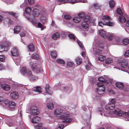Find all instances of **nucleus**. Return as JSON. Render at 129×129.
Listing matches in <instances>:
<instances>
[{"instance_id":"nucleus-1","label":"nucleus","mask_w":129,"mask_h":129,"mask_svg":"<svg viewBox=\"0 0 129 129\" xmlns=\"http://www.w3.org/2000/svg\"><path fill=\"white\" fill-rule=\"evenodd\" d=\"M111 19L110 17L108 15H104L101 20L98 22L99 26L102 27V25H106L109 26H113L114 23L110 21L109 20Z\"/></svg>"},{"instance_id":"nucleus-2","label":"nucleus","mask_w":129,"mask_h":129,"mask_svg":"<svg viewBox=\"0 0 129 129\" xmlns=\"http://www.w3.org/2000/svg\"><path fill=\"white\" fill-rule=\"evenodd\" d=\"M20 71L21 73L24 75L28 76L31 80H33L37 78L33 74L31 70L25 67H22Z\"/></svg>"},{"instance_id":"nucleus-3","label":"nucleus","mask_w":129,"mask_h":129,"mask_svg":"<svg viewBox=\"0 0 129 129\" xmlns=\"http://www.w3.org/2000/svg\"><path fill=\"white\" fill-rule=\"evenodd\" d=\"M114 114L118 116H121L123 115L124 117L125 120V121L129 120V113L128 112H124L123 113L119 109H116L113 112Z\"/></svg>"},{"instance_id":"nucleus-4","label":"nucleus","mask_w":129,"mask_h":129,"mask_svg":"<svg viewBox=\"0 0 129 129\" xmlns=\"http://www.w3.org/2000/svg\"><path fill=\"white\" fill-rule=\"evenodd\" d=\"M59 116L61 119L63 120V122L69 123L72 121V118L70 117V115L68 112L65 113L63 115Z\"/></svg>"},{"instance_id":"nucleus-5","label":"nucleus","mask_w":129,"mask_h":129,"mask_svg":"<svg viewBox=\"0 0 129 129\" xmlns=\"http://www.w3.org/2000/svg\"><path fill=\"white\" fill-rule=\"evenodd\" d=\"M30 65L32 70L36 73H38L42 71V69L41 68H38L37 64L36 63H30Z\"/></svg>"},{"instance_id":"nucleus-6","label":"nucleus","mask_w":129,"mask_h":129,"mask_svg":"<svg viewBox=\"0 0 129 129\" xmlns=\"http://www.w3.org/2000/svg\"><path fill=\"white\" fill-rule=\"evenodd\" d=\"M30 110L33 115H37L39 113V110L37 109L36 107L35 106L32 107L30 108Z\"/></svg>"},{"instance_id":"nucleus-7","label":"nucleus","mask_w":129,"mask_h":129,"mask_svg":"<svg viewBox=\"0 0 129 129\" xmlns=\"http://www.w3.org/2000/svg\"><path fill=\"white\" fill-rule=\"evenodd\" d=\"M33 12L34 15L36 16H38L40 14V12L43 13H45V11L44 10H41V11L40 12L39 10L36 8H35L34 9Z\"/></svg>"},{"instance_id":"nucleus-8","label":"nucleus","mask_w":129,"mask_h":129,"mask_svg":"<svg viewBox=\"0 0 129 129\" xmlns=\"http://www.w3.org/2000/svg\"><path fill=\"white\" fill-rule=\"evenodd\" d=\"M105 89V86L98 87L96 89L98 94L99 95H100L101 94L103 93L104 92Z\"/></svg>"},{"instance_id":"nucleus-9","label":"nucleus","mask_w":129,"mask_h":129,"mask_svg":"<svg viewBox=\"0 0 129 129\" xmlns=\"http://www.w3.org/2000/svg\"><path fill=\"white\" fill-rule=\"evenodd\" d=\"M11 53L13 56H16L18 54V50L15 47H13L12 49Z\"/></svg>"},{"instance_id":"nucleus-10","label":"nucleus","mask_w":129,"mask_h":129,"mask_svg":"<svg viewBox=\"0 0 129 129\" xmlns=\"http://www.w3.org/2000/svg\"><path fill=\"white\" fill-rule=\"evenodd\" d=\"M54 113L56 116H58L63 114V110L57 108L55 111Z\"/></svg>"},{"instance_id":"nucleus-11","label":"nucleus","mask_w":129,"mask_h":129,"mask_svg":"<svg viewBox=\"0 0 129 129\" xmlns=\"http://www.w3.org/2000/svg\"><path fill=\"white\" fill-rule=\"evenodd\" d=\"M10 96L13 99H17L18 97V93L16 91H13L10 94Z\"/></svg>"},{"instance_id":"nucleus-12","label":"nucleus","mask_w":129,"mask_h":129,"mask_svg":"<svg viewBox=\"0 0 129 129\" xmlns=\"http://www.w3.org/2000/svg\"><path fill=\"white\" fill-rule=\"evenodd\" d=\"M115 105L113 104H107L105 106V109L107 110H111L115 108Z\"/></svg>"},{"instance_id":"nucleus-13","label":"nucleus","mask_w":129,"mask_h":129,"mask_svg":"<svg viewBox=\"0 0 129 129\" xmlns=\"http://www.w3.org/2000/svg\"><path fill=\"white\" fill-rule=\"evenodd\" d=\"M15 106V103L14 102L12 101L10 102L8 105L9 109L11 110H12L14 108Z\"/></svg>"},{"instance_id":"nucleus-14","label":"nucleus","mask_w":129,"mask_h":129,"mask_svg":"<svg viewBox=\"0 0 129 129\" xmlns=\"http://www.w3.org/2000/svg\"><path fill=\"white\" fill-rule=\"evenodd\" d=\"M120 64L121 67L126 68L127 67V61L124 60H122Z\"/></svg>"},{"instance_id":"nucleus-15","label":"nucleus","mask_w":129,"mask_h":129,"mask_svg":"<svg viewBox=\"0 0 129 129\" xmlns=\"http://www.w3.org/2000/svg\"><path fill=\"white\" fill-rule=\"evenodd\" d=\"M116 86L120 89H123L124 85L123 83L120 82H117L115 84Z\"/></svg>"},{"instance_id":"nucleus-16","label":"nucleus","mask_w":129,"mask_h":129,"mask_svg":"<svg viewBox=\"0 0 129 129\" xmlns=\"http://www.w3.org/2000/svg\"><path fill=\"white\" fill-rule=\"evenodd\" d=\"M41 118L39 117L36 116L34 117L32 120V122L34 123H37V121H40Z\"/></svg>"},{"instance_id":"nucleus-17","label":"nucleus","mask_w":129,"mask_h":129,"mask_svg":"<svg viewBox=\"0 0 129 129\" xmlns=\"http://www.w3.org/2000/svg\"><path fill=\"white\" fill-rule=\"evenodd\" d=\"M28 48L29 51H34L35 49V46L32 43H30L28 45Z\"/></svg>"},{"instance_id":"nucleus-18","label":"nucleus","mask_w":129,"mask_h":129,"mask_svg":"<svg viewBox=\"0 0 129 129\" xmlns=\"http://www.w3.org/2000/svg\"><path fill=\"white\" fill-rule=\"evenodd\" d=\"M2 88L3 90L6 91H8L10 89V86L7 84L3 85Z\"/></svg>"},{"instance_id":"nucleus-19","label":"nucleus","mask_w":129,"mask_h":129,"mask_svg":"<svg viewBox=\"0 0 129 129\" xmlns=\"http://www.w3.org/2000/svg\"><path fill=\"white\" fill-rule=\"evenodd\" d=\"M20 28L19 26H16L14 30V33L18 34L20 31Z\"/></svg>"},{"instance_id":"nucleus-20","label":"nucleus","mask_w":129,"mask_h":129,"mask_svg":"<svg viewBox=\"0 0 129 129\" xmlns=\"http://www.w3.org/2000/svg\"><path fill=\"white\" fill-rule=\"evenodd\" d=\"M81 26L83 28L86 29L88 27V25L86 22L84 21L82 23Z\"/></svg>"},{"instance_id":"nucleus-21","label":"nucleus","mask_w":129,"mask_h":129,"mask_svg":"<svg viewBox=\"0 0 129 129\" xmlns=\"http://www.w3.org/2000/svg\"><path fill=\"white\" fill-rule=\"evenodd\" d=\"M59 36V34L58 33H56L54 34L52 36V39L54 40H56L58 38Z\"/></svg>"},{"instance_id":"nucleus-22","label":"nucleus","mask_w":129,"mask_h":129,"mask_svg":"<svg viewBox=\"0 0 129 129\" xmlns=\"http://www.w3.org/2000/svg\"><path fill=\"white\" fill-rule=\"evenodd\" d=\"M119 18V20L122 23L125 22L126 21L125 18L122 15H120Z\"/></svg>"},{"instance_id":"nucleus-23","label":"nucleus","mask_w":129,"mask_h":129,"mask_svg":"<svg viewBox=\"0 0 129 129\" xmlns=\"http://www.w3.org/2000/svg\"><path fill=\"white\" fill-rule=\"evenodd\" d=\"M115 2L113 0L110 1L109 2L110 7L111 8H113L115 6Z\"/></svg>"},{"instance_id":"nucleus-24","label":"nucleus","mask_w":129,"mask_h":129,"mask_svg":"<svg viewBox=\"0 0 129 129\" xmlns=\"http://www.w3.org/2000/svg\"><path fill=\"white\" fill-rule=\"evenodd\" d=\"M99 33L100 35L103 38L106 37V33L105 31L102 30H100Z\"/></svg>"},{"instance_id":"nucleus-25","label":"nucleus","mask_w":129,"mask_h":129,"mask_svg":"<svg viewBox=\"0 0 129 129\" xmlns=\"http://www.w3.org/2000/svg\"><path fill=\"white\" fill-rule=\"evenodd\" d=\"M76 61L77 64H80L82 63V59L79 57H77L76 59Z\"/></svg>"},{"instance_id":"nucleus-26","label":"nucleus","mask_w":129,"mask_h":129,"mask_svg":"<svg viewBox=\"0 0 129 129\" xmlns=\"http://www.w3.org/2000/svg\"><path fill=\"white\" fill-rule=\"evenodd\" d=\"M47 107L49 109H52L54 107L53 104L52 103H50L48 104H47Z\"/></svg>"},{"instance_id":"nucleus-27","label":"nucleus","mask_w":129,"mask_h":129,"mask_svg":"<svg viewBox=\"0 0 129 129\" xmlns=\"http://www.w3.org/2000/svg\"><path fill=\"white\" fill-rule=\"evenodd\" d=\"M113 62L112 59L110 58H108L105 60V62L107 64H110Z\"/></svg>"},{"instance_id":"nucleus-28","label":"nucleus","mask_w":129,"mask_h":129,"mask_svg":"<svg viewBox=\"0 0 129 129\" xmlns=\"http://www.w3.org/2000/svg\"><path fill=\"white\" fill-rule=\"evenodd\" d=\"M73 20L74 22L78 23L80 21V19L79 17H76L73 18Z\"/></svg>"},{"instance_id":"nucleus-29","label":"nucleus","mask_w":129,"mask_h":129,"mask_svg":"<svg viewBox=\"0 0 129 129\" xmlns=\"http://www.w3.org/2000/svg\"><path fill=\"white\" fill-rule=\"evenodd\" d=\"M10 102L8 100L6 99H4L3 101L2 102V103H4L5 105H7L8 106Z\"/></svg>"},{"instance_id":"nucleus-30","label":"nucleus","mask_w":129,"mask_h":129,"mask_svg":"<svg viewBox=\"0 0 129 129\" xmlns=\"http://www.w3.org/2000/svg\"><path fill=\"white\" fill-rule=\"evenodd\" d=\"M31 11V9L30 7H28L26 8L25 12L27 14H29Z\"/></svg>"},{"instance_id":"nucleus-31","label":"nucleus","mask_w":129,"mask_h":129,"mask_svg":"<svg viewBox=\"0 0 129 129\" xmlns=\"http://www.w3.org/2000/svg\"><path fill=\"white\" fill-rule=\"evenodd\" d=\"M123 43L125 45H127L129 43V40L128 39H124L122 41Z\"/></svg>"},{"instance_id":"nucleus-32","label":"nucleus","mask_w":129,"mask_h":129,"mask_svg":"<svg viewBox=\"0 0 129 129\" xmlns=\"http://www.w3.org/2000/svg\"><path fill=\"white\" fill-rule=\"evenodd\" d=\"M36 89H34L33 91H37L39 93L41 92V88L38 86H36L35 87Z\"/></svg>"},{"instance_id":"nucleus-33","label":"nucleus","mask_w":129,"mask_h":129,"mask_svg":"<svg viewBox=\"0 0 129 129\" xmlns=\"http://www.w3.org/2000/svg\"><path fill=\"white\" fill-rule=\"evenodd\" d=\"M51 55L53 58H55L57 56V53L56 51H54L52 52Z\"/></svg>"},{"instance_id":"nucleus-34","label":"nucleus","mask_w":129,"mask_h":129,"mask_svg":"<svg viewBox=\"0 0 129 129\" xmlns=\"http://www.w3.org/2000/svg\"><path fill=\"white\" fill-rule=\"evenodd\" d=\"M5 57L4 55H0V61L5 62Z\"/></svg>"},{"instance_id":"nucleus-35","label":"nucleus","mask_w":129,"mask_h":129,"mask_svg":"<svg viewBox=\"0 0 129 129\" xmlns=\"http://www.w3.org/2000/svg\"><path fill=\"white\" fill-rule=\"evenodd\" d=\"M36 129H41L42 127V124L41 123H38V124L35 125Z\"/></svg>"},{"instance_id":"nucleus-36","label":"nucleus","mask_w":129,"mask_h":129,"mask_svg":"<svg viewBox=\"0 0 129 129\" xmlns=\"http://www.w3.org/2000/svg\"><path fill=\"white\" fill-rule=\"evenodd\" d=\"M68 36L71 40H72L73 41L75 40V37L73 34H69L68 35Z\"/></svg>"},{"instance_id":"nucleus-37","label":"nucleus","mask_w":129,"mask_h":129,"mask_svg":"<svg viewBox=\"0 0 129 129\" xmlns=\"http://www.w3.org/2000/svg\"><path fill=\"white\" fill-rule=\"evenodd\" d=\"M95 54L96 55H99L102 54V50L100 49L97 50L95 52Z\"/></svg>"},{"instance_id":"nucleus-38","label":"nucleus","mask_w":129,"mask_h":129,"mask_svg":"<svg viewBox=\"0 0 129 129\" xmlns=\"http://www.w3.org/2000/svg\"><path fill=\"white\" fill-rule=\"evenodd\" d=\"M105 59L106 57L105 56L103 55H100L98 57V59L99 60L101 61H103Z\"/></svg>"},{"instance_id":"nucleus-39","label":"nucleus","mask_w":129,"mask_h":129,"mask_svg":"<svg viewBox=\"0 0 129 129\" xmlns=\"http://www.w3.org/2000/svg\"><path fill=\"white\" fill-rule=\"evenodd\" d=\"M39 57L38 55H37L36 53L33 54L31 56V58H32L36 60H37L38 59Z\"/></svg>"},{"instance_id":"nucleus-40","label":"nucleus","mask_w":129,"mask_h":129,"mask_svg":"<svg viewBox=\"0 0 129 129\" xmlns=\"http://www.w3.org/2000/svg\"><path fill=\"white\" fill-rule=\"evenodd\" d=\"M8 13L10 15L13 16L15 18H16L18 16L17 14L16 13H14L12 12H8Z\"/></svg>"},{"instance_id":"nucleus-41","label":"nucleus","mask_w":129,"mask_h":129,"mask_svg":"<svg viewBox=\"0 0 129 129\" xmlns=\"http://www.w3.org/2000/svg\"><path fill=\"white\" fill-rule=\"evenodd\" d=\"M56 61L59 63L64 64L65 63V61L61 59H57L56 60Z\"/></svg>"},{"instance_id":"nucleus-42","label":"nucleus","mask_w":129,"mask_h":129,"mask_svg":"<svg viewBox=\"0 0 129 129\" xmlns=\"http://www.w3.org/2000/svg\"><path fill=\"white\" fill-rule=\"evenodd\" d=\"M74 63L73 62L68 61L67 62V66L69 67H71L73 66Z\"/></svg>"},{"instance_id":"nucleus-43","label":"nucleus","mask_w":129,"mask_h":129,"mask_svg":"<svg viewBox=\"0 0 129 129\" xmlns=\"http://www.w3.org/2000/svg\"><path fill=\"white\" fill-rule=\"evenodd\" d=\"M9 43L8 41H6L4 43V47L5 48L8 47L9 46Z\"/></svg>"},{"instance_id":"nucleus-44","label":"nucleus","mask_w":129,"mask_h":129,"mask_svg":"<svg viewBox=\"0 0 129 129\" xmlns=\"http://www.w3.org/2000/svg\"><path fill=\"white\" fill-rule=\"evenodd\" d=\"M107 38L109 40H111L113 38L112 35L108 34L107 35Z\"/></svg>"},{"instance_id":"nucleus-45","label":"nucleus","mask_w":129,"mask_h":129,"mask_svg":"<svg viewBox=\"0 0 129 129\" xmlns=\"http://www.w3.org/2000/svg\"><path fill=\"white\" fill-rule=\"evenodd\" d=\"M65 2L72 4H74L76 3V0H71L70 1L67 0Z\"/></svg>"},{"instance_id":"nucleus-46","label":"nucleus","mask_w":129,"mask_h":129,"mask_svg":"<svg viewBox=\"0 0 129 129\" xmlns=\"http://www.w3.org/2000/svg\"><path fill=\"white\" fill-rule=\"evenodd\" d=\"M49 85L48 84H47L46 85L45 89V90L48 93L50 94L49 91Z\"/></svg>"},{"instance_id":"nucleus-47","label":"nucleus","mask_w":129,"mask_h":129,"mask_svg":"<svg viewBox=\"0 0 129 129\" xmlns=\"http://www.w3.org/2000/svg\"><path fill=\"white\" fill-rule=\"evenodd\" d=\"M90 17L89 16H85V17L84 18L83 20L84 21L87 22L89 20Z\"/></svg>"},{"instance_id":"nucleus-48","label":"nucleus","mask_w":129,"mask_h":129,"mask_svg":"<svg viewBox=\"0 0 129 129\" xmlns=\"http://www.w3.org/2000/svg\"><path fill=\"white\" fill-rule=\"evenodd\" d=\"M98 80L99 81L105 83V79L102 77H100L98 78Z\"/></svg>"},{"instance_id":"nucleus-49","label":"nucleus","mask_w":129,"mask_h":129,"mask_svg":"<svg viewBox=\"0 0 129 129\" xmlns=\"http://www.w3.org/2000/svg\"><path fill=\"white\" fill-rule=\"evenodd\" d=\"M77 43L80 48H83V45L82 43L79 40H77Z\"/></svg>"},{"instance_id":"nucleus-50","label":"nucleus","mask_w":129,"mask_h":129,"mask_svg":"<svg viewBox=\"0 0 129 129\" xmlns=\"http://www.w3.org/2000/svg\"><path fill=\"white\" fill-rule=\"evenodd\" d=\"M64 17L65 19L68 20H69L72 18L71 16L68 15H66L64 16Z\"/></svg>"},{"instance_id":"nucleus-51","label":"nucleus","mask_w":129,"mask_h":129,"mask_svg":"<svg viewBox=\"0 0 129 129\" xmlns=\"http://www.w3.org/2000/svg\"><path fill=\"white\" fill-rule=\"evenodd\" d=\"M117 12L120 15L123 14V13L122 12L120 9L119 8H118L117 9Z\"/></svg>"},{"instance_id":"nucleus-52","label":"nucleus","mask_w":129,"mask_h":129,"mask_svg":"<svg viewBox=\"0 0 129 129\" xmlns=\"http://www.w3.org/2000/svg\"><path fill=\"white\" fill-rule=\"evenodd\" d=\"M84 15V13L81 12L78 14L79 17L80 18H83Z\"/></svg>"},{"instance_id":"nucleus-53","label":"nucleus","mask_w":129,"mask_h":129,"mask_svg":"<svg viewBox=\"0 0 129 129\" xmlns=\"http://www.w3.org/2000/svg\"><path fill=\"white\" fill-rule=\"evenodd\" d=\"M5 48L4 46L1 45H0V52H2L4 51Z\"/></svg>"},{"instance_id":"nucleus-54","label":"nucleus","mask_w":129,"mask_h":129,"mask_svg":"<svg viewBox=\"0 0 129 129\" xmlns=\"http://www.w3.org/2000/svg\"><path fill=\"white\" fill-rule=\"evenodd\" d=\"M28 2L30 5H33L34 3V0H28Z\"/></svg>"},{"instance_id":"nucleus-55","label":"nucleus","mask_w":129,"mask_h":129,"mask_svg":"<svg viewBox=\"0 0 129 129\" xmlns=\"http://www.w3.org/2000/svg\"><path fill=\"white\" fill-rule=\"evenodd\" d=\"M116 102V100L115 99H112L110 101V104H113L114 105Z\"/></svg>"},{"instance_id":"nucleus-56","label":"nucleus","mask_w":129,"mask_h":129,"mask_svg":"<svg viewBox=\"0 0 129 129\" xmlns=\"http://www.w3.org/2000/svg\"><path fill=\"white\" fill-rule=\"evenodd\" d=\"M93 5L94 7H95L96 8H99L101 7V5H99L98 4V3L94 4Z\"/></svg>"},{"instance_id":"nucleus-57","label":"nucleus","mask_w":129,"mask_h":129,"mask_svg":"<svg viewBox=\"0 0 129 129\" xmlns=\"http://www.w3.org/2000/svg\"><path fill=\"white\" fill-rule=\"evenodd\" d=\"M97 85L98 87L104 86V84L100 82L98 83Z\"/></svg>"},{"instance_id":"nucleus-58","label":"nucleus","mask_w":129,"mask_h":129,"mask_svg":"<svg viewBox=\"0 0 129 129\" xmlns=\"http://www.w3.org/2000/svg\"><path fill=\"white\" fill-rule=\"evenodd\" d=\"M66 126V125L64 126L63 124H61L59 126L57 129H62L64 127V126L65 127Z\"/></svg>"},{"instance_id":"nucleus-59","label":"nucleus","mask_w":129,"mask_h":129,"mask_svg":"<svg viewBox=\"0 0 129 129\" xmlns=\"http://www.w3.org/2000/svg\"><path fill=\"white\" fill-rule=\"evenodd\" d=\"M124 56H129V50L125 52Z\"/></svg>"},{"instance_id":"nucleus-60","label":"nucleus","mask_w":129,"mask_h":129,"mask_svg":"<svg viewBox=\"0 0 129 129\" xmlns=\"http://www.w3.org/2000/svg\"><path fill=\"white\" fill-rule=\"evenodd\" d=\"M19 34L21 37H24L25 36V34L24 32H21Z\"/></svg>"},{"instance_id":"nucleus-61","label":"nucleus","mask_w":129,"mask_h":129,"mask_svg":"<svg viewBox=\"0 0 129 129\" xmlns=\"http://www.w3.org/2000/svg\"><path fill=\"white\" fill-rule=\"evenodd\" d=\"M86 68L87 70H89L91 69V68L88 65L86 66Z\"/></svg>"},{"instance_id":"nucleus-62","label":"nucleus","mask_w":129,"mask_h":129,"mask_svg":"<svg viewBox=\"0 0 129 129\" xmlns=\"http://www.w3.org/2000/svg\"><path fill=\"white\" fill-rule=\"evenodd\" d=\"M38 26L40 28H41L42 26V25L40 22L38 23Z\"/></svg>"},{"instance_id":"nucleus-63","label":"nucleus","mask_w":129,"mask_h":129,"mask_svg":"<svg viewBox=\"0 0 129 129\" xmlns=\"http://www.w3.org/2000/svg\"><path fill=\"white\" fill-rule=\"evenodd\" d=\"M4 68L3 64L0 63V70H2Z\"/></svg>"},{"instance_id":"nucleus-64","label":"nucleus","mask_w":129,"mask_h":129,"mask_svg":"<svg viewBox=\"0 0 129 129\" xmlns=\"http://www.w3.org/2000/svg\"><path fill=\"white\" fill-rule=\"evenodd\" d=\"M8 22L9 24L10 25H11L13 23V22L11 19H9Z\"/></svg>"}]
</instances>
